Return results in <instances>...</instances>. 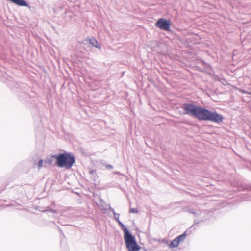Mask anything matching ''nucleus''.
<instances>
[{"mask_svg": "<svg viewBox=\"0 0 251 251\" xmlns=\"http://www.w3.org/2000/svg\"><path fill=\"white\" fill-rule=\"evenodd\" d=\"M194 226H195V225H193V226H192L189 229L186 230L184 233H183L180 235L184 236V235H187V234H190L191 233L190 231L192 230V229H193L194 228Z\"/></svg>", "mask_w": 251, "mask_h": 251, "instance_id": "nucleus-9", "label": "nucleus"}, {"mask_svg": "<svg viewBox=\"0 0 251 251\" xmlns=\"http://www.w3.org/2000/svg\"><path fill=\"white\" fill-rule=\"evenodd\" d=\"M90 43L94 47L99 49H100L101 47L100 44H98V41L95 38L89 39V40Z\"/></svg>", "mask_w": 251, "mask_h": 251, "instance_id": "nucleus-7", "label": "nucleus"}, {"mask_svg": "<svg viewBox=\"0 0 251 251\" xmlns=\"http://www.w3.org/2000/svg\"><path fill=\"white\" fill-rule=\"evenodd\" d=\"M38 166L40 168L43 166V160L42 159H40L38 161Z\"/></svg>", "mask_w": 251, "mask_h": 251, "instance_id": "nucleus-12", "label": "nucleus"}, {"mask_svg": "<svg viewBox=\"0 0 251 251\" xmlns=\"http://www.w3.org/2000/svg\"><path fill=\"white\" fill-rule=\"evenodd\" d=\"M125 241L128 251H138L141 249L135 240V236H125Z\"/></svg>", "mask_w": 251, "mask_h": 251, "instance_id": "nucleus-3", "label": "nucleus"}, {"mask_svg": "<svg viewBox=\"0 0 251 251\" xmlns=\"http://www.w3.org/2000/svg\"><path fill=\"white\" fill-rule=\"evenodd\" d=\"M46 211H50V212H51L52 213H57L56 210H55V209H50L49 210H46Z\"/></svg>", "mask_w": 251, "mask_h": 251, "instance_id": "nucleus-14", "label": "nucleus"}, {"mask_svg": "<svg viewBox=\"0 0 251 251\" xmlns=\"http://www.w3.org/2000/svg\"><path fill=\"white\" fill-rule=\"evenodd\" d=\"M195 222L196 224L198 223V222H196V220H195Z\"/></svg>", "mask_w": 251, "mask_h": 251, "instance_id": "nucleus-19", "label": "nucleus"}, {"mask_svg": "<svg viewBox=\"0 0 251 251\" xmlns=\"http://www.w3.org/2000/svg\"><path fill=\"white\" fill-rule=\"evenodd\" d=\"M122 229L123 230L124 232V234L125 236H130V235H132L130 232L128 231V230L127 229V228L125 226L123 228H122Z\"/></svg>", "mask_w": 251, "mask_h": 251, "instance_id": "nucleus-10", "label": "nucleus"}, {"mask_svg": "<svg viewBox=\"0 0 251 251\" xmlns=\"http://www.w3.org/2000/svg\"><path fill=\"white\" fill-rule=\"evenodd\" d=\"M57 156V154L52 155L49 157L45 161V164L48 163L49 165H51L55 159V156Z\"/></svg>", "mask_w": 251, "mask_h": 251, "instance_id": "nucleus-8", "label": "nucleus"}, {"mask_svg": "<svg viewBox=\"0 0 251 251\" xmlns=\"http://www.w3.org/2000/svg\"><path fill=\"white\" fill-rule=\"evenodd\" d=\"M185 236H177L176 239H175L170 245V247H177L179 242L184 239Z\"/></svg>", "mask_w": 251, "mask_h": 251, "instance_id": "nucleus-5", "label": "nucleus"}, {"mask_svg": "<svg viewBox=\"0 0 251 251\" xmlns=\"http://www.w3.org/2000/svg\"><path fill=\"white\" fill-rule=\"evenodd\" d=\"M106 168L108 169H112L113 168L112 166L111 165H107L106 166Z\"/></svg>", "mask_w": 251, "mask_h": 251, "instance_id": "nucleus-16", "label": "nucleus"}, {"mask_svg": "<svg viewBox=\"0 0 251 251\" xmlns=\"http://www.w3.org/2000/svg\"><path fill=\"white\" fill-rule=\"evenodd\" d=\"M55 159L57 167L68 169H70L75 162L74 156L68 152L57 154V156H55Z\"/></svg>", "mask_w": 251, "mask_h": 251, "instance_id": "nucleus-2", "label": "nucleus"}, {"mask_svg": "<svg viewBox=\"0 0 251 251\" xmlns=\"http://www.w3.org/2000/svg\"><path fill=\"white\" fill-rule=\"evenodd\" d=\"M113 215H114V218L115 219V220L117 222H119V221H120L119 220V217H120L119 214H118V213H114V214H113Z\"/></svg>", "mask_w": 251, "mask_h": 251, "instance_id": "nucleus-11", "label": "nucleus"}, {"mask_svg": "<svg viewBox=\"0 0 251 251\" xmlns=\"http://www.w3.org/2000/svg\"><path fill=\"white\" fill-rule=\"evenodd\" d=\"M118 223L119 224V225H120V226H121V229L123 228L124 227H125V226L124 225V224L120 221H119V222H118Z\"/></svg>", "mask_w": 251, "mask_h": 251, "instance_id": "nucleus-15", "label": "nucleus"}, {"mask_svg": "<svg viewBox=\"0 0 251 251\" xmlns=\"http://www.w3.org/2000/svg\"><path fill=\"white\" fill-rule=\"evenodd\" d=\"M184 114L193 116L200 121H209L219 123L223 120V117L216 111H210L191 103H185L182 107Z\"/></svg>", "mask_w": 251, "mask_h": 251, "instance_id": "nucleus-1", "label": "nucleus"}, {"mask_svg": "<svg viewBox=\"0 0 251 251\" xmlns=\"http://www.w3.org/2000/svg\"><path fill=\"white\" fill-rule=\"evenodd\" d=\"M188 212L194 214L195 216H198L200 215L201 216H202L203 215H204L205 212H201L199 211L197 209H194L193 208H189L188 210Z\"/></svg>", "mask_w": 251, "mask_h": 251, "instance_id": "nucleus-6", "label": "nucleus"}, {"mask_svg": "<svg viewBox=\"0 0 251 251\" xmlns=\"http://www.w3.org/2000/svg\"><path fill=\"white\" fill-rule=\"evenodd\" d=\"M156 26L161 29L168 31L170 28V23L165 19L160 18L156 23Z\"/></svg>", "mask_w": 251, "mask_h": 251, "instance_id": "nucleus-4", "label": "nucleus"}, {"mask_svg": "<svg viewBox=\"0 0 251 251\" xmlns=\"http://www.w3.org/2000/svg\"><path fill=\"white\" fill-rule=\"evenodd\" d=\"M109 210H110V211H111L113 214H114V213H116V212H115L114 209L113 208L110 207V208H109Z\"/></svg>", "mask_w": 251, "mask_h": 251, "instance_id": "nucleus-17", "label": "nucleus"}, {"mask_svg": "<svg viewBox=\"0 0 251 251\" xmlns=\"http://www.w3.org/2000/svg\"><path fill=\"white\" fill-rule=\"evenodd\" d=\"M130 212L132 213H137L138 212V209L136 208H131Z\"/></svg>", "mask_w": 251, "mask_h": 251, "instance_id": "nucleus-13", "label": "nucleus"}, {"mask_svg": "<svg viewBox=\"0 0 251 251\" xmlns=\"http://www.w3.org/2000/svg\"><path fill=\"white\" fill-rule=\"evenodd\" d=\"M206 218H201V219L200 221H204V220H206Z\"/></svg>", "mask_w": 251, "mask_h": 251, "instance_id": "nucleus-18", "label": "nucleus"}]
</instances>
